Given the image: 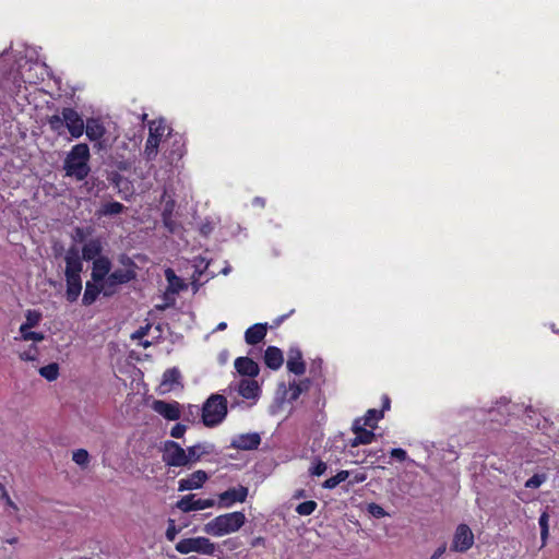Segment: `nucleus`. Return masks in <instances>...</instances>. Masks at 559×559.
Returning <instances> with one entry per match:
<instances>
[{
	"mask_svg": "<svg viewBox=\"0 0 559 559\" xmlns=\"http://www.w3.org/2000/svg\"><path fill=\"white\" fill-rule=\"evenodd\" d=\"M247 522L243 512L235 511L215 516L203 525L202 531L213 537L237 533Z\"/></svg>",
	"mask_w": 559,
	"mask_h": 559,
	"instance_id": "nucleus-1",
	"label": "nucleus"
},
{
	"mask_svg": "<svg viewBox=\"0 0 559 559\" xmlns=\"http://www.w3.org/2000/svg\"><path fill=\"white\" fill-rule=\"evenodd\" d=\"M48 124L58 135L64 134V130L67 129L74 139L82 136L85 128L82 116L70 107H66L59 114L49 117Z\"/></svg>",
	"mask_w": 559,
	"mask_h": 559,
	"instance_id": "nucleus-2",
	"label": "nucleus"
},
{
	"mask_svg": "<svg viewBox=\"0 0 559 559\" xmlns=\"http://www.w3.org/2000/svg\"><path fill=\"white\" fill-rule=\"evenodd\" d=\"M91 153L87 144L79 143L75 144L68 153L64 159V171L69 177H73L79 181L84 180L90 171L88 160Z\"/></svg>",
	"mask_w": 559,
	"mask_h": 559,
	"instance_id": "nucleus-3",
	"label": "nucleus"
},
{
	"mask_svg": "<svg viewBox=\"0 0 559 559\" xmlns=\"http://www.w3.org/2000/svg\"><path fill=\"white\" fill-rule=\"evenodd\" d=\"M227 416V397L212 394L203 404L202 421L206 427L219 425Z\"/></svg>",
	"mask_w": 559,
	"mask_h": 559,
	"instance_id": "nucleus-4",
	"label": "nucleus"
},
{
	"mask_svg": "<svg viewBox=\"0 0 559 559\" xmlns=\"http://www.w3.org/2000/svg\"><path fill=\"white\" fill-rule=\"evenodd\" d=\"M169 134V128L164 120H153L148 123V136L144 147V156L153 160L158 154V147Z\"/></svg>",
	"mask_w": 559,
	"mask_h": 559,
	"instance_id": "nucleus-5",
	"label": "nucleus"
},
{
	"mask_svg": "<svg viewBox=\"0 0 559 559\" xmlns=\"http://www.w3.org/2000/svg\"><path fill=\"white\" fill-rule=\"evenodd\" d=\"M175 549L181 555L197 552L203 556H213L217 550V544L209 537L197 536L180 539L176 544Z\"/></svg>",
	"mask_w": 559,
	"mask_h": 559,
	"instance_id": "nucleus-6",
	"label": "nucleus"
},
{
	"mask_svg": "<svg viewBox=\"0 0 559 559\" xmlns=\"http://www.w3.org/2000/svg\"><path fill=\"white\" fill-rule=\"evenodd\" d=\"M260 393L261 388L259 385V382L252 378H241L238 380L235 379L229 383L228 388L226 389L227 396L231 399L234 394H237L238 396H241L242 399L250 401V405L257 403Z\"/></svg>",
	"mask_w": 559,
	"mask_h": 559,
	"instance_id": "nucleus-7",
	"label": "nucleus"
},
{
	"mask_svg": "<svg viewBox=\"0 0 559 559\" xmlns=\"http://www.w3.org/2000/svg\"><path fill=\"white\" fill-rule=\"evenodd\" d=\"M475 543L474 533L466 524H459L452 536L450 550L453 552H467Z\"/></svg>",
	"mask_w": 559,
	"mask_h": 559,
	"instance_id": "nucleus-8",
	"label": "nucleus"
},
{
	"mask_svg": "<svg viewBox=\"0 0 559 559\" xmlns=\"http://www.w3.org/2000/svg\"><path fill=\"white\" fill-rule=\"evenodd\" d=\"M249 495V488L242 485L230 487L225 491L217 495V508L230 509L236 503H242L246 501Z\"/></svg>",
	"mask_w": 559,
	"mask_h": 559,
	"instance_id": "nucleus-9",
	"label": "nucleus"
},
{
	"mask_svg": "<svg viewBox=\"0 0 559 559\" xmlns=\"http://www.w3.org/2000/svg\"><path fill=\"white\" fill-rule=\"evenodd\" d=\"M44 67L38 62L25 61L20 66V80H15L17 91L21 88V82L25 84H36L44 75Z\"/></svg>",
	"mask_w": 559,
	"mask_h": 559,
	"instance_id": "nucleus-10",
	"label": "nucleus"
},
{
	"mask_svg": "<svg viewBox=\"0 0 559 559\" xmlns=\"http://www.w3.org/2000/svg\"><path fill=\"white\" fill-rule=\"evenodd\" d=\"M163 461L168 466H187L186 450L175 441H166L164 444Z\"/></svg>",
	"mask_w": 559,
	"mask_h": 559,
	"instance_id": "nucleus-11",
	"label": "nucleus"
},
{
	"mask_svg": "<svg viewBox=\"0 0 559 559\" xmlns=\"http://www.w3.org/2000/svg\"><path fill=\"white\" fill-rule=\"evenodd\" d=\"M134 277V272L126 269H118L109 273L103 283V293L106 296L115 292L116 286L130 282Z\"/></svg>",
	"mask_w": 559,
	"mask_h": 559,
	"instance_id": "nucleus-12",
	"label": "nucleus"
},
{
	"mask_svg": "<svg viewBox=\"0 0 559 559\" xmlns=\"http://www.w3.org/2000/svg\"><path fill=\"white\" fill-rule=\"evenodd\" d=\"M152 409L167 420L181 418V405L176 401L166 402L156 400L152 404Z\"/></svg>",
	"mask_w": 559,
	"mask_h": 559,
	"instance_id": "nucleus-13",
	"label": "nucleus"
},
{
	"mask_svg": "<svg viewBox=\"0 0 559 559\" xmlns=\"http://www.w3.org/2000/svg\"><path fill=\"white\" fill-rule=\"evenodd\" d=\"M82 259L79 254V251L74 248H71L67 251L64 255V262H66V277H72V276H81V273L83 271V263Z\"/></svg>",
	"mask_w": 559,
	"mask_h": 559,
	"instance_id": "nucleus-14",
	"label": "nucleus"
},
{
	"mask_svg": "<svg viewBox=\"0 0 559 559\" xmlns=\"http://www.w3.org/2000/svg\"><path fill=\"white\" fill-rule=\"evenodd\" d=\"M104 245L105 241L102 237L90 238L82 247V258L85 261H93L97 258L104 257L102 254Z\"/></svg>",
	"mask_w": 559,
	"mask_h": 559,
	"instance_id": "nucleus-15",
	"label": "nucleus"
},
{
	"mask_svg": "<svg viewBox=\"0 0 559 559\" xmlns=\"http://www.w3.org/2000/svg\"><path fill=\"white\" fill-rule=\"evenodd\" d=\"M362 420H355L353 423V432L355 433V438L350 440L349 444L352 447H358L360 444H369L371 443L376 435L371 430L366 429V426L361 424Z\"/></svg>",
	"mask_w": 559,
	"mask_h": 559,
	"instance_id": "nucleus-16",
	"label": "nucleus"
},
{
	"mask_svg": "<svg viewBox=\"0 0 559 559\" xmlns=\"http://www.w3.org/2000/svg\"><path fill=\"white\" fill-rule=\"evenodd\" d=\"M110 269L111 262L108 257L104 255L93 260L91 273L93 282L97 284L104 283V281H106L107 276L109 275Z\"/></svg>",
	"mask_w": 559,
	"mask_h": 559,
	"instance_id": "nucleus-17",
	"label": "nucleus"
},
{
	"mask_svg": "<svg viewBox=\"0 0 559 559\" xmlns=\"http://www.w3.org/2000/svg\"><path fill=\"white\" fill-rule=\"evenodd\" d=\"M84 132L90 141L96 142L100 147V140L106 133V128L99 118H88L85 122Z\"/></svg>",
	"mask_w": 559,
	"mask_h": 559,
	"instance_id": "nucleus-18",
	"label": "nucleus"
},
{
	"mask_svg": "<svg viewBox=\"0 0 559 559\" xmlns=\"http://www.w3.org/2000/svg\"><path fill=\"white\" fill-rule=\"evenodd\" d=\"M207 479V474L204 471H195L187 478H181L178 481L179 491H188L201 488Z\"/></svg>",
	"mask_w": 559,
	"mask_h": 559,
	"instance_id": "nucleus-19",
	"label": "nucleus"
},
{
	"mask_svg": "<svg viewBox=\"0 0 559 559\" xmlns=\"http://www.w3.org/2000/svg\"><path fill=\"white\" fill-rule=\"evenodd\" d=\"M235 369L239 376L242 378H252L255 377L260 372V368L258 364L248 357H238L234 362Z\"/></svg>",
	"mask_w": 559,
	"mask_h": 559,
	"instance_id": "nucleus-20",
	"label": "nucleus"
},
{
	"mask_svg": "<svg viewBox=\"0 0 559 559\" xmlns=\"http://www.w3.org/2000/svg\"><path fill=\"white\" fill-rule=\"evenodd\" d=\"M181 374L179 369L177 368H170L167 369L164 374L163 379L159 383V391L162 394L169 393L174 391L175 389L181 386Z\"/></svg>",
	"mask_w": 559,
	"mask_h": 559,
	"instance_id": "nucleus-21",
	"label": "nucleus"
},
{
	"mask_svg": "<svg viewBox=\"0 0 559 559\" xmlns=\"http://www.w3.org/2000/svg\"><path fill=\"white\" fill-rule=\"evenodd\" d=\"M261 438L257 432L242 433L233 438L231 447L239 450H253L259 447Z\"/></svg>",
	"mask_w": 559,
	"mask_h": 559,
	"instance_id": "nucleus-22",
	"label": "nucleus"
},
{
	"mask_svg": "<svg viewBox=\"0 0 559 559\" xmlns=\"http://www.w3.org/2000/svg\"><path fill=\"white\" fill-rule=\"evenodd\" d=\"M287 369L295 374H302L306 371V366L302 360V354L299 348L292 347L288 352Z\"/></svg>",
	"mask_w": 559,
	"mask_h": 559,
	"instance_id": "nucleus-23",
	"label": "nucleus"
},
{
	"mask_svg": "<svg viewBox=\"0 0 559 559\" xmlns=\"http://www.w3.org/2000/svg\"><path fill=\"white\" fill-rule=\"evenodd\" d=\"M212 448L213 447L207 443H198L192 447H189L186 450L187 464L190 465L192 463L200 461L203 455L211 453Z\"/></svg>",
	"mask_w": 559,
	"mask_h": 559,
	"instance_id": "nucleus-24",
	"label": "nucleus"
},
{
	"mask_svg": "<svg viewBox=\"0 0 559 559\" xmlns=\"http://www.w3.org/2000/svg\"><path fill=\"white\" fill-rule=\"evenodd\" d=\"M266 335V324L257 323L247 329L245 340L250 345H255L263 341Z\"/></svg>",
	"mask_w": 559,
	"mask_h": 559,
	"instance_id": "nucleus-25",
	"label": "nucleus"
},
{
	"mask_svg": "<svg viewBox=\"0 0 559 559\" xmlns=\"http://www.w3.org/2000/svg\"><path fill=\"white\" fill-rule=\"evenodd\" d=\"M0 489L1 499L4 502V511L7 515L13 518L19 523L22 522V518L20 516V508L17 504L11 499L3 486L0 485Z\"/></svg>",
	"mask_w": 559,
	"mask_h": 559,
	"instance_id": "nucleus-26",
	"label": "nucleus"
},
{
	"mask_svg": "<svg viewBox=\"0 0 559 559\" xmlns=\"http://www.w3.org/2000/svg\"><path fill=\"white\" fill-rule=\"evenodd\" d=\"M265 365L271 369H278L283 365L284 358L281 349L274 346L266 348L264 354Z\"/></svg>",
	"mask_w": 559,
	"mask_h": 559,
	"instance_id": "nucleus-27",
	"label": "nucleus"
},
{
	"mask_svg": "<svg viewBox=\"0 0 559 559\" xmlns=\"http://www.w3.org/2000/svg\"><path fill=\"white\" fill-rule=\"evenodd\" d=\"M176 508L185 513H188L191 511H200L201 510V501H200V499H195V496L192 493L186 495L180 500H178L176 502Z\"/></svg>",
	"mask_w": 559,
	"mask_h": 559,
	"instance_id": "nucleus-28",
	"label": "nucleus"
},
{
	"mask_svg": "<svg viewBox=\"0 0 559 559\" xmlns=\"http://www.w3.org/2000/svg\"><path fill=\"white\" fill-rule=\"evenodd\" d=\"M310 381L308 379L301 381H293L289 383L287 391L285 392L286 399L289 402L296 401L300 394L309 389Z\"/></svg>",
	"mask_w": 559,
	"mask_h": 559,
	"instance_id": "nucleus-29",
	"label": "nucleus"
},
{
	"mask_svg": "<svg viewBox=\"0 0 559 559\" xmlns=\"http://www.w3.org/2000/svg\"><path fill=\"white\" fill-rule=\"evenodd\" d=\"M66 281H67V290H66L67 299L71 302H73L79 298L81 290H82L81 276L66 277Z\"/></svg>",
	"mask_w": 559,
	"mask_h": 559,
	"instance_id": "nucleus-30",
	"label": "nucleus"
},
{
	"mask_svg": "<svg viewBox=\"0 0 559 559\" xmlns=\"http://www.w3.org/2000/svg\"><path fill=\"white\" fill-rule=\"evenodd\" d=\"M102 292L103 283L97 284L95 282H87L83 295V304L86 306L92 305Z\"/></svg>",
	"mask_w": 559,
	"mask_h": 559,
	"instance_id": "nucleus-31",
	"label": "nucleus"
},
{
	"mask_svg": "<svg viewBox=\"0 0 559 559\" xmlns=\"http://www.w3.org/2000/svg\"><path fill=\"white\" fill-rule=\"evenodd\" d=\"M33 328H26L23 325H20L19 329V336L14 337V341H32L34 343H39L44 341L45 335L41 332H34L32 331Z\"/></svg>",
	"mask_w": 559,
	"mask_h": 559,
	"instance_id": "nucleus-32",
	"label": "nucleus"
},
{
	"mask_svg": "<svg viewBox=\"0 0 559 559\" xmlns=\"http://www.w3.org/2000/svg\"><path fill=\"white\" fill-rule=\"evenodd\" d=\"M165 277L168 282L169 290L171 293H179L180 290L186 288V284L183 283V281L180 277H178L176 275L174 270L167 269L165 271Z\"/></svg>",
	"mask_w": 559,
	"mask_h": 559,
	"instance_id": "nucleus-33",
	"label": "nucleus"
},
{
	"mask_svg": "<svg viewBox=\"0 0 559 559\" xmlns=\"http://www.w3.org/2000/svg\"><path fill=\"white\" fill-rule=\"evenodd\" d=\"M383 417V411L378 409H369L366 415L361 418H357L356 420H362L361 424L370 429H373L377 426V423Z\"/></svg>",
	"mask_w": 559,
	"mask_h": 559,
	"instance_id": "nucleus-34",
	"label": "nucleus"
},
{
	"mask_svg": "<svg viewBox=\"0 0 559 559\" xmlns=\"http://www.w3.org/2000/svg\"><path fill=\"white\" fill-rule=\"evenodd\" d=\"M182 155L183 150L182 144L180 142H175L174 148L164 152V157L166 158L168 165H176L177 162L182 157Z\"/></svg>",
	"mask_w": 559,
	"mask_h": 559,
	"instance_id": "nucleus-35",
	"label": "nucleus"
},
{
	"mask_svg": "<svg viewBox=\"0 0 559 559\" xmlns=\"http://www.w3.org/2000/svg\"><path fill=\"white\" fill-rule=\"evenodd\" d=\"M349 476V471H340L335 476L328 478L323 483V487L326 489H334L338 484L345 481Z\"/></svg>",
	"mask_w": 559,
	"mask_h": 559,
	"instance_id": "nucleus-36",
	"label": "nucleus"
},
{
	"mask_svg": "<svg viewBox=\"0 0 559 559\" xmlns=\"http://www.w3.org/2000/svg\"><path fill=\"white\" fill-rule=\"evenodd\" d=\"M39 374L48 381H55L59 376V366L56 362H51L39 369Z\"/></svg>",
	"mask_w": 559,
	"mask_h": 559,
	"instance_id": "nucleus-37",
	"label": "nucleus"
},
{
	"mask_svg": "<svg viewBox=\"0 0 559 559\" xmlns=\"http://www.w3.org/2000/svg\"><path fill=\"white\" fill-rule=\"evenodd\" d=\"M41 313L38 310H27L25 312V322H23L21 325L26 328H36L40 321H41Z\"/></svg>",
	"mask_w": 559,
	"mask_h": 559,
	"instance_id": "nucleus-38",
	"label": "nucleus"
},
{
	"mask_svg": "<svg viewBox=\"0 0 559 559\" xmlns=\"http://www.w3.org/2000/svg\"><path fill=\"white\" fill-rule=\"evenodd\" d=\"M38 347L36 344L29 345L26 349H17V355L21 360L34 361L38 357Z\"/></svg>",
	"mask_w": 559,
	"mask_h": 559,
	"instance_id": "nucleus-39",
	"label": "nucleus"
},
{
	"mask_svg": "<svg viewBox=\"0 0 559 559\" xmlns=\"http://www.w3.org/2000/svg\"><path fill=\"white\" fill-rule=\"evenodd\" d=\"M328 469V465L322 460L316 457L312 460L311 465L309 467V474L311 476H321L323 475Z\"/></svg>",
	"mask_w": 559,
	"mask_h": 559,
	"instance_id": "nucleus-40",
	"label": "nucleus"
},
{
	"mask_svg": "<svg viewBox=\"0 0 559 559\" xmlns=\"http://www.w3.org/2000/svg\"><path fill=\"white\" fill-rule=\"evenodd\" d=\"M318 504L316 501L313 500H308V501H305V502H301L299 503L297 507H296V512L299 514V515H310L314 512V510L317 509Z\"/></svg>",
	"mask_w": 559,
	"mask_h": 559,
	"instance_id": "nucleus-41",
	"label": "nucleus"
},
{
	"mask_svg": "<svg viewBox=\"0 0 559 559\" xmlns=\"http://www.w3.org/2000/svg\"><path fill=\"white\" fill-rule=\"evenodd\" d=\"M72 460L81 467H86L90 463V454L84 449H79L73 452Z\"/></svg>",
	"mask_w": 559,
	"mask_h": 559,
	"instance_id": "nucleus-42",
	"label": "nucleus"
},
{
	"mask_svg": "<svg viewBox=\"0 0 559 559\" xmlns=\"http://www.w3.org/2000/svg\"><path fill=\"white\" fill-rule=\"evenodd\" d=\"M124 206L119 202H109L103 205L100 213L103 215H117L123 211Z\"/></svg>",
	"mask_w": 559,
	"mask_h": 559,
	"instance_id": "nucleus-43",
	"label": "nucleus"
},
{
	"mask_svg": "<svg viewBox=\"0 0 559 559\" xmlns=\"http://www.w3.org/2000/svg\"><path fill=\"white\" fill-rule=\"evenodd\" d=\"M93 231H94L93 227H85V228L78 227L74 230L73 239L78 242L85 243V241L90 239L88 237L92 236Z\"/></svg>",
	"mask_w": 559,
	"mask_h": 559,
	"instance_id": "nucleus-44",
	"label": "nucleus"
},
{
	"mask_svg": "<svg viewBox=\"0 0 559 559\" xmlns=\"http://www.w3.org/2000/svg\"><path fill=\"white\" fill-rule=\"evenodd\" d=\"M367 511L377 519L385 518L388 515L386 511L377 503H369L367 506Z\"/></svg>",
	"mask_w": 559,
	"mask_h": 559,
	"instance_id": "nucleus-45",
	"label": "nucleus"
},
{
	"mask_svg": "<svg viewBox=\"0 0 559 559\" xmlns=\"http://www.w3.org/2000/svg\"><path fill=\"white\" fill-rule=\"evenodd\" d=\"M546 477L544 475L535 474L531 478H528L525 483L526 488H538L545 481Z\"/></svg>",
	"mask_w": 559,
	"mask_h": 559,
	"instance_id": "nucleus-46",
	"label": "nucleus"
},
{
	"mask_svg": "<svg viewBox=\"0 0 559 559\" xmlns=\"http://www.w3.org/2000/svg\"><path fill=\"white\" fill-rule=\"evenodd\" d=\"M171 207H173V204H169L167 202L166 204V207L164 210V213H163V221H164V224L165 226L170 230V231H174L175 228H174V224L170 219V213H171Z\"/></svg>",
	"mask_w": 559,
	"mask_h": 559,
	"instance_id": "nucleus-47",
	"label": "nucleus"
},
{
	"mask_svg": "<svg viewBox=\"0 0 559 559\" xmlns=\"http://www.w3.org/2000/svg\"><path fill=\"white\" fill-rule=\"evenodd\" d=\"M186 430H187V427H186L185 425H182V424H177V425H175V426L171 428V430H170V436H171L173 438H177V439H179V438L183 437V435H185Z\"/></svg>",
	"mask_w": 559,
	"mask_h": 559,
	"instance_id": "nucleus-48",
	"label": "nucleus"
},
{
	"mask_svg": "<svg viewBox=\"0 0 559 559\" xmlns=\"http://www.w3.org/2000/svg\"><path fill=\"white\" fill-rule=\"evenodd\" d=\"M391 456L400 462L407 460V452L401 448L392 449L390 452Z\"/></svg>",
	"mask_w": 559,
	"mask_h": 559,
	"instance_id": "nucleus-49",
	"label": "nucleus"
},
{
	"mask_svg": "<svg viewBox=\"0 0 559 559\" xmlns=\"http://www.w3.org/2000/svg\"><path fill=\"white\" fill-rule=\"evenodd\" d=\"M350 475H353L349 480L350 485L364 483L367 479V474L365 472L350 473Z\"/></svg>",
	"mask_w": 559,
	"mask_h": 559,
	"instance_id": "nucleus-50",
	"label": "nucleus"
},
{
	"mask_svg": "<svg viewBox=\"0 0 559 559\" xmlns=\"http://www.w3.org/2000/svg\"><path fill=\"white\" fill-rule=\"evenodd\" d=\"M177 534H178V530H177L174 521L171 520L168 528L166 530V534H165L166 538L168 540L173 542L176 538Z\"/></svg>",
	"mask_w": 559,
	"mask_h": 559,
	"instance_id": "nucleus-51",
	"label": "nucleus"
},
{
	"mask_svg": "<svg viewBox=\"0 0 559 559\" xmlns=\"http://www.w3.org/2000/svg\"><path fill=\"white\" fill-rule=\"evenodd\" d=\"M445 551H447V545L443 543L432 552V555L430 556L429 559H441V557L445 554Z\"/></svg>",
	"mask_w": 559,
	"mask_h": 559,
	"instance_id": "nucleus-52",
	"label": "nucleus"
},
{
	"mask_svg": "<svg viewBox=\"0 0 559 559\" xmlns=\"http://www.w3.org/2000/svg\"><path fill=\"white\" fill-rule=\"evenodd\" d=\"M548 521H549V515L547 514V512H543L538 520L540 530H549Z\"/></svg>",
	"mask_w": 559,
	"mask_h": 559,
	"instance_id": "nucleus-53",
	"label": "nucleus"
},
{
	"mask_svg": "<svg viewBox=\"0 0 559 559\" xmlns=\"http://www.w3.org/2000/svg\"><path fill=\"white\" fill-rule=\"evenodd\" d=\"M201 510L217 507V500L214 499H200Z\"/></svg>",
	"mask_w": 559,
	"mask_h": 559,
	"instance_id": "nucleus-54",
	"label": "nucleus"
},
{
	"mask_svg": "<svg viewBox=\"0 0 559 559\" xmlns=\"http://www.w3.org/2000/svg\"><path fill=\"white\" fill-rule=\"evenodd\" d=\"M224 545L229 550H235L236 548H238L239 542L236 538H228V539L224 540Z\"/></svg>",
	"mask_w": 559,
	"mask_h": 559,
	"instance_id": "nucleus-55",
	"label": "nucleus"
},
{
	"mask_svg": "<svg viewBox=\"0 0 559 559\" xmlns=\"http://www.w3.org/2000/svg\"><path fill=\"white\" fill-rule=\"evenodd\" d=\"M209 266V262L205 259L201 258L199 262L195 263V269L199 273H202Z\"/></svg>",
	"mask_w": 559,
	"mask_h": 559,
	"instance_id": "nucleus-56",
	"label": "nucleus"
},
{
	"mask_svg": "<svg viewBox=\"0 0 559 559\" xmlns=\"http://www.w3.org/2000/svg\"><path fill=\"white\" fill-rule=\"evenodd\" d=\"M148 329H150L148 326L141 328L140 330H138L136 332H134V333L132 334V338H133V340H140V338H142V337L147 333V330H148Z\"/></svg>",
	"mask_w": 559,
	"mask_h": 559,
	"instance_id": "nucleus-57",
	"label": "nucleus"
},
{
	"mask_svg": "<svg viewBox=\"0 0 559 559\" xmlns=\"http://www.w3.org/2000/svg\"><path fill=\"white\" fill-rule=\"evenodd\" d=\"M260 545H264V538L263 537H255L251 540L252 547H258Z\"/></svg>",
	"mask_w": 559,
	"mask_h": 559,
	"instance_id": "nucleus-58",
	"label": "nucleus"
},
{
	"mask_svg": "<svg viewBox=\"0 0 559 559\" xmlns=\"http://www.w3.org/2000/svg\"><path fill=\"white\" fill-rule=\"evenodd\" d=\"M549 530H540V538L543 542V545L546 544L547 537H548Z\"/></svg>",
	"mask_w": 559,
	"mask_h": 559,
	"instance_id": "nucleus-59",
	"label": "nucleus"
},
{
	"mask_svg": "<svg viewBox=\"0 0 559 559\" xmlns=\"http://www.w3.org/2000/svg\"><path fill=\"white\" fill-rule=\"evenodd\" d=\"M253 204H254V205H259V206H264V200H263V199H261V198H255V199L253 200Z\"/></svg>",
	"mask_w": 559,
	"mask_h": 559,
	"instance_id": "nucleus-60",
	"label": "nucleus"
},
{
	"mask_svg": "<svg viewBox=\"0 0 559 559\" xmlns=\"http://www.w3.org/2000/svg\"><path fill=\"white\" fill-rule=\"evenodd\" d=\"M19 542V538L17 537H11V538H7L5 539V543L10 544V545H14Z\"/></svg>",
	"mask_w": 559,
	"mask_h": 559,
	"instance_id": "nucleus-61",
	"label": "nucleus"
},
{
	"mask_svg": "<svg viewBox=\"0 0 559 559\" xmlns=\"http://www.w3.org/2000/svg\"><path fill=\"white\" fill-rule=\"evenodd\" d=\"M389 407H390V400H389V397L385 396L383 400V409H389Z\"/></svg>",
	"mask_w": 559,
	"mask_h": 559,
	"instance_id": "nucleus-62",
	"label": "nucleus"
},
{
	"mask_svg": "<svg viewBox=\"0 0 559 559\" xmlns=\"http://www.w3.org/2000/svg\"><path fill=\"white\" fill-rule=\"evenodd\" d=\"M226 328H227L226 322H221V323L217 325L216 330H217V331H224Z\"/></svg>",
	"mask_w": 559,
	"mask_h": 559,
	"instance_id": "nucleus-63",
	"label": "nucleus"
},
{
	"mask_svg": "<svg viewBox=\"0 0 559 559\" xmlns=\"http://www.w3.org/2000/svg\"><path fill=\"white\" fill-rule=\"evenodd\" d=\"M292 313H294V309H293V310H290V312H289L288 314H286V316H283V317L278 318V319H277V321H276V323H277V324L282 323V322L284 321V319H285V318H287L288 316H290Z\"/></svg>",
	"mask_w": 559,
	"mask_h": 559,
	"instance_id": "nucleus-64",
	"label": "nucleus"
}]
</instances>
